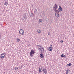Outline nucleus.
I'll return each instance as SVG.
<instances>
[{
	"label": "nucleus",
	"mask_w": 74,
	"mask_h": 74,
	"mask_svg": "<svg viewBox=\"0 0 74 74\" xmlns=\"http://www.w3.org/2000/svg\"><path fill=\"white\" fill-rule=\"evenodd\" d=\"M41 69L42 71L43 72L44 74H47V70L44 67L42 66L41 67Z\"/></svg>",
	"instance_id": "nucleus-1"
},
{
	"label": "nucleus",
	"mask_w": 74,
	"mask_h": 74,
	"mask_svg": "<svg viewBox=\"0 0 74 74\" xmlns=\"http://www.w3.org/2000/svg\"><path fill=\"white\" fill-rule=\"evenodd\" d=\"M35 53V52L34 50H31L30 53H29L30 55L31 56V57H33V55Z\"/></svg>",
	"instance_id": "nucleus-2"
},
{
	"label": "nucleus",
	"mask_w": 74,
	"mask_h": 74,
	"mask_svg": "<svg viewBox=\"0 0 74 74\" xmlns=\"http://www.w3.org/2000/svg\"><path fill=\"white\" fill-rule=\"evenodd\" d=\"M19 33L20 34H21L22 35H23V34H25L24 31H23V30L22 29H21L20 30Z\"/></svg>",
	"instance_id": "nucleus-3"
},
{
	"label": "nucleus",
	"mask_w": 74,
	"mask_h": 74,
	"mask_svg": "<svg viewBox=\"0 0 74 74\" xmlns=\"http://www.w3.org/2000/svg\"><path fill=\"white\" fill-rule=\"evenodd\" d=\"M6 54L5 53H3L2 54H1V55L0 56L1 58V59H3V58H4V57H5V55Z\"/></svg>",
	"instance_id": "nucleus-4"
},
{
	"label": "nucleus",
	"mask_w": 74,
	"mask_h": 74,
	"mask_svg": "<svg viewBox=\"0 0 74 74\" xmlns=\"http://www.w3.org/2000/svg\"><path fill=\"white\" fill-rule=\"evenodd\" d=\"M52 45H51L50 47L48 48L47 49L48 50V51H52Z\"/></svg>",
	"instance_id": "nucleus-5"
},
{
	"label": "nucleus",
	"mask_w": 74,
	"mask_h": 74,
	"mask_svg": "<svg viewBox=\"0 0 74 74\" xmlns=\"http://www.w3.org/2000/svg\"><path fill=\"white\" fill-rule=\"evenodd\" d=\"M58 5L56 4H55L54 5L53 7V9H54V10H56V9L58 8Z\"/></svg>",
	"instance_id": "nucleus-6"
},
{
	"label": "nucleus",
	"mask_w": 74,
	"mask_h": 74,
	"mask_svg": "<svg viewBox=\"0 0 74 74\" xmlns=\"http://www.w3.org/2000/svg\"><path fill=\"white\" fill-rule=\"evenodd\" d=\"M55 16L56 18H59V14H58V13H56L55 14Z\"/></svg>",
	"instance_id": "nucleus-7"
},
{
	"label": "nucleus",
	"mask_w": 74,
	"mask_h": 74,
	"mask_svg": "<svg viewBox=\"0 0 74 74\" xmlns=\"http://www.w3.org/2000/svg\"><path fill=\"white\" fill-rule=\"evenodd\" d=\"M42 47L40 46L39 47L38 49L39 50V51H41V49H42Z\"/></svg>",
	"instance_id": "nucleus-8"
},
{
	"label": "nucleus",
	"mask_w": 74,
	"mask_h": 74,
	"mask_svg": "<svg viewBox=\"0 0 74 74\" xmlns=\"http://www.w3.org/2000/svg\"><path fill=\"white\" fill-rule=\"evenodd\" d=\"M40 57L41 58H44V56H43V54H42L41 53L40 54Z\"/></svg>",
	"instance_id": "nucleus-9"
},
{
	"label": "nucleus",
	"mask_w": 74,
	"mask_h": 74,
	"mask_svg": "<svg viewBox=\"0 0 74 74\" xmlns=\"http://www.w3.org/2000/svg\"><path fill=\"white\" fill-rule=\"evenodd\" d=\"M72 65V64H71V63H69V64H68L66 66H67L69 67V66H71Z\"/></svg>",
	"instance_id": "nucleus-10"
},
{
	"label": "nucleus",
	"mask_w": 74,
	"mask_h": 74,
	"mask_svg": "<svg viewBox=\"0 0 74 74\" xmlns=\"http://www.w3.org/2000/svg\"><path fill=\"white\" fill-rule=\"evenodd\" d=\"M34 13H37V9L36 8L35 9V10H34Z\"/></svg>",
	"instance_id": "nucleus-11"
},
{
	"label": "nucleus",
	"mask_w": 74,
	"mask_h": 74,
	"mask_svg": "<svg viewBox=\"0 0 74 74\" xmlns=\"http://www.w3.org/2000/svg\"><path fill=\"white\" fill-rule=\"evenodd\" d=\"M54 11H55V12H56V13H57V12H58V13H59V12L58 10L56 9L54 10Z\"/></svg>",
	"instance_id": "nucleus-12"
},
{
	"label": "nucleus",
	"mask_w": 74,
	"mask_h": 74,
	"mask_svg": "<svg viewBox=\"0 0 74 74\" xmlns=\"http://www.w3.org/2000/svg\"><path fill=\"white\" fill-rule=\"evenodd\" d=\"M70 71V70L68 69L66 71V74H68V73H69V71Z\"/></svg>",
	"instance_id": "nucleus-13"
},
{
	"label": "nucleus",
	"mask_w": 74,
	"mask_h": 74,
	"mask_svg": "<svg viewBox=\"0 0 74 74\" xmlns=\"http://www.w3.org/2000/svg\"><path fill=\"white\" fill-rule=\"evenodd\" d=\"M33 15H34L32 13H31L30 14V17H33Z\"/></svg>",
	"instance_id": "nucleus-14"
},
{
	"label": "nucleus",
	"mask_w": 74,
	"mask_h": 74,
	"mask_svg": "<svg viewBox=\"0 0 74 74\" xmlns=\"http://www.w3.org/2000/svg\"><path fill=\"white\" fill-rule=\"evenodd\" d=\"M59 9L60 10V11H62V7L61 6H59Z\"/></svg>",
	"instance_id": "nucleus-15"
},
{
	"label": "nucleus",
	"mask_w": 74,
	"mask_h": 74,
	"mask_svg": "<svg viewBox=\"0 0 74 74\" xmlns=\"http://www.w3.org/2000/svg\"><path fill=\"white\" fill-rule=\"evenodd\" d=\"M17 41V42H19V41H20V39L17 38L16 39Z\"/></svg>",
	"instance_id": "nucleus-16"
},
{
	"label": "nucleus",
	"mask_w": 74,
	"mask_h": 74,
	"mask_svg": "<svg viewBox=\"0 0 74 74\" xmlns=\"http://www.w3.org/2000/svg\"><path fill=\"white\" fill-rule=\"evenodd\" d=\"M39 71L40 73H41V72H42V71H41V70L40 68H39Z\"/></svg>",
	"instance_id": "nucleus-17"
},
{
	"label": "nucleus",
	"mask_w": 74,
	"mask_h": 74,
	"mask_svg": "<svg viewBox=\"0 0 74 74\" xmlns=\"http://www.w3.org/2000/svg\"><path fill=\"white\" fill-rule=\"evenodd\" d=\"M42 21V19H40L39 20V23H40L41 22V21Z\"/></svg>",
	"instance_id": "nucleus-18"
},
{
	"label": "nucleus",
	"mask_w": 74,
	"mask_h": 74,
	"mask_svg": "<svg viewBox=\"0 0 74 74\" xmlns=\"http://www.w3.org/2000/svg\"><path fill=\"white\" fill-rule=\"evenodd\" d=\"M14 70L16 71V70H18V67H15V69H14Z\"/></svg>",
	"instance_id": "nucleus-19"
},
{
	"label": "nucleus",
	"mask_w": 74,
	"mask_h": 74,
	"mask_svg": "<svg viewBox=\"0 0 74 74\" xmlns=\"http://www.w3.org/2000/svg\"><path fill=\"white\" fill-rule=\"evenodd\" d=\"M4 5H8V3L7 2H5V3Z\"/></svg>",
	"instance_id": "nucleus-20"
},
{
	"label": "nucleus",
	"mask_w": 74,
	"mask_h": 74,
	"mask_svg": "<svg viewBox=\"0 0 74 74\" xmlns=\"http://www.w3.org/2000/svg\"><path fill=\"white\" fill-rule=\"evenodd\" d=\"M38 32L39 33H41V30H38Z\"/></svg>",
	"instance_id": "nucleus-21"
},
{
	"label": "nucleus",
	"mask_w": 74,
	"mask_h": 74,
	"mask_svg": "<svg viewBox=\"0 0 74 74\" xmlns=\"http://www.w3.org/2000/svg\"><path fill=\"white\" fill-rule=\"evenodd\" d=\"M61 57H62V58H64V55H63V54H62L61 56Z\"/></svg>",
	"instance_id": "nucleus-22"
},
{
	"label": "nucleus",
	"mask_w": 74,
	"mask_h": 74,
	"mask_svg": "<svg viewBox=\"0 0 74 74\" xmlns=\"http://www.w3.org/2000/svg\"><path fill=\"white\" fill-rule=\"evenodd\" d=\"M42 49L43 51H44V48H43V47H42Z\"/></svg>",
	"instance_id": "nucleus-23"
},
{
	"label": "nucleus",
	"mask_w": 74,
	"mask_h": 74,
	"mask_svg": "<svg viewBox=\"0 0 74 74\" xmlns=\"http://www.w3.org/2000/svg\"><path fill=\"white\" fill-rule=\"evenodd\" d=\"M50 32H49V33H48V34L49 36L50 35Z\"/></svg>",
	"instance_id": "nucleus-24"
},
{
	"label": "nucleus",
	"mask_w": 74,
	"mask_h": 74,
	"mask_svg": "<svg viewBox=\"0 0 74 74\" xmlns=\"http://www.w3.org/2000/svg\"><path fill=\"white\" fill-rule=\"evenodd\" d=\"M40 51V53H42V51H43L42 50H41L40 51Z\"/></svg>",
	"instance_id": "nucleus-25"
},
{
	"label": "nucleus",
	"mask_w": 74,
	"mask_h": 74,
	"mask_svg": "<svg viewBox=\"0 0 74 74\" xmlns=\"http://www.w3.org/2000/svg\"><path fill=\"white\" fill-rule=\"evenodd\" d=\"M60 42H61V43H62V42H63V41H62V40H61L60 41Z\"/></svg>",
	"instance_id": "nucleus-26"
},
{
	"label": "nucleus",
	"mask_w": 74,
	"mask_h": 74,
	"mask_svg": "<svg viewBox=\"0 0 74 74\" xmlns=\"http://www.w3.org/2000/svg\"><path fill=\"white\" fill-rule=\"evenodd\" d=\"M40 46H41V45H38V47H40Z\"/></svg>",
	"instance_id": "nucleus-27"
},
{
	"label": "nucleus",
	"mask_w": 74,
	"mask_h": 74,
	"mask_svg": "<svg viewBox=\"0 0 74 74\" xmlns=\"http://www.w3.org/2000/svg\"><path fill=\"white\" fill-rule=\"evenodd\" d=\"M0 39H1V35H0Z\"/></svg>",
	"instance_id": "nucleus-28"
},
{
	"label": "nucleus",
	"mask_w": 74,
	"mask_h": 74,
	"mask_svg": "<svg viewBox=\"0 0 74 74\" xmlns=\"http://www.w3.org/2000/svg\"><path fill=\"white\" fill-rule=\"evenodd\" d=\"M3 12H4V10H3Z\"/></svg>",
	"instance_id": "nucleus-29"
},
{
	"label": "nucleus",
	"mask_w": 74,
	"mask_h": 74,
	"mask_svg": "<svg viewBox=\"0 0 74 74\" xmlns=\"http://www.w3.org/2000/svg\"><path fill=\"white\" fill-rule=\"evenodd\" d=\"M64 57H65V55H64Z\"/></svg>",
	"instance_id": "nucleus-30"
},
{
	"label": "nucleus",
	"mask_w": 74,
	"mask_h": 74,
	"mask_svg": "<svg viewBox=\"0 0 74 74\" xmlns=\"http://www.w3.org/2000/svg\"><path fill=\"white\" fill-rule=\"evenodd\" d=\"M59 11H60V10H59Z\"/></svg>",
	"instance_id": "nucleus-31"
}]
</instances>
